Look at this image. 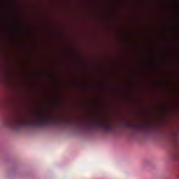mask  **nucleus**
I'll use <instances>...</instances> for the list:
<instances>
[{
	"label": "nucleus",
	"instance_id": "f257e3e1",
	"mask_svg": "<svg viewBox=\"0 0 179 179\" xmlns=\"http://www.w3.org/2000/svg\"><path fill=\"white\" fill-rule=\"evenodd\" d=\"M53 122L54 120L52 118L40 115L35 120L13 117L6 121V127L13 131H19L24 127H45L51 125Z\"/></svg>",
	"mask_w": 179,
	"mask_h": 179
},
{
	"label": "nucleus",
	"instance_id": "f03ea898",
	"mask_svg": "<svg viewBox=\"0 0 179 179\" xmlns=\"http://www.w3.org/2000/svg\"><path fill=\"white\" fill-rule=\"evenodd\" d=\"M122 128H129V129H138L141 132L146 133L149 131V126L146 124H136L129 122H123L120 124Z\"/></svg>",
	"mask_w": 179,
	"mask_h": 179
},
{
	"label": "nucleus",
	"instance_id": "7ed1b4c3",
	"mask_svg": "<svg viewBox=\"0 0 179 179\" xmlns=\"http://www.w3.org/2000/svg\"><path fill=\"white\" fill-rule=\"evenodd\" d=\"M86 125H96V127H101L105 132H111V131H113L111 122L106 120H99L92 123L86 124Z\"/></svg>",
	"mask_w": 179,
	"mask_h": 179
},
{
	"label": "nucleus",
	"instance_id": "20e7f679",
	"mask_svg": "<svg viewBox=\"0 0 179 179\" xmlns=\"http://www.w3.org/2000/svg\"><path fill=\"white\" fill-rule=\"evenodd\" d=\"M63 121H64V122H67V123H69V122H70L69 121L66 120H63Z\"/></svg>",
	"mask_w": 179,
	"mask_h": 179
},
{
	"label": "nucleus",
	"instance_id": "39448f33",
	"mask_svg": "<svg viewBox=\"0 0 179 179\" xmlns=\"http://www.w3.org/2000/svg\"><path fill=\"white\" fill-rule=\"evenodd\" d=\"M177 179H179V176L178 177V178Z\"/></svg>",
	"mask_w": 179,
	"mask_h": 179
}]
</instances>
